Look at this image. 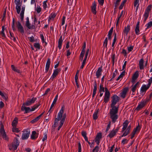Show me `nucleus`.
<instances>
[{"label":"nucleus","instance_id":"28","mask_svg":"<svg viewBox=\"0 0 152 152\" xmlns=\"http://www.w3.org/2000/svg\"><path fill=\"white\" fill-rule=\"evenodd\" d=\"M11 67L12 69L14 72H17L18 73H21V72L19 69H18L17 67H15L14 65H12L11 66Z\"/></svg>","mask_w":152,"mask_h":152},{"label":"nucleus","instance_id":"45","mask_svg":"<svg viewBox=\"0 0 152 152\" xmlns=\"http://www.w3.org/2000/svg\"><path fill=\"white\" fill-rule=\"evenodd\" d=\"M113 28L112 27L111 28L110 30L109 31L108 34V38H111V35L112 34L113 32Z\"/></svg>","mask_w":152,"mask_h":152},{"label":"nucleus","instance_id":"42","mask_svg":"<svg viewBox=\"0 0 152 152\" xmlns=\"http://www.w3.org/2000/svg\"><path fill=\"white\" fill-rule=\"evenodd\" d=\"M123 11H122L121 12L120 14V15L118 18V19L117 20L116 23V26H117L118 25L120 19L123 14Z\"/></svg>","mask_w":152,"mask_h":152},{"label":"nucleus","instance_id":"22","mask_svg":"<svg viewBox=\"0 0 152 152\" xmlns=\"http://www.w3.org/2000/svg\"><path fill=\"white\" fill-rule=\"evenodd\" d=\"M110 94H105L104 97V102L105 103L107 102L110 99Z\"/></svg>","mask_w":152,"mask_h":152},{"label":"nucleus","instance_id":"18","mask_svg":"<svg viewBox=\"0 0 152 152\" xmlns=\"http://www.w3.org/2000/svg\"><path fill=\"white\" fill-rule=\"evenodd\" d=\"M44 113H45V112H43L42 113H41L40 115H39V116L35 118H34V119L32 120L31 121V123L33 124V123H34L37 122L39 120V119L42 116L43 114Z\"/></svg>","mask_w":152,"mask_h":152},{"label":"nucleus","instance_id":"24","mask_svg":"<svg viewBox=\"0 0 152 152\" xmlns=\"http://www.w3.org/2000/svg\"><path fill=\"white\" fill-rule=\"evenodd\" d=\"M60 70H58V69H56L54 71L53 73L51 76L52 79H54V78L56 77V76L57 75L59 72Z\"/></svg>","mask_w":152,"mask_h":152},{"label":"nucleus","instance_id":"1","mask_svg":"<svg viewBox=\"0 0 152 152\" xmlns=\"http://www.w3.org/2000/svg\"><path fill=\"white\" fill-rule=\"evenodd\" d=\"M64 111V107L63 106H62L59 112L58 113L57 118H56L55 119L54 124V127L56 126L58 124V121L60 120V121L59 123V126L58 129V130H59L62 126L66 118V114H64L63 115Z\"/></svg>","mask_w":152,"mask_h":152},{"label":"nucleus","instance_id":"14","mask_svg":"<svg viewBox=\"0 0 152 152\" xmlns=\"http://www.w3.org/2000/svg\"><path fill=\"white\" fill-rule=\"evenodd\" d=\"M102 67L99 68L96 73V76L97 78H98L101 76L102 75Z\"/></svg>","mask_w":152,"mask_h":152},{"label":"nucleus","instance_id":"36","mask_svg":"<svg viewBox=\"0 0 152 152\" xmlns=\"http://www.w3.org/2000/svg\"><path fill=\"white\" fill-rule=\"evenodd\" d=\"M5 30V27L4 26H3L2 27V31L1 32L0 34L1 36L2 37H5V35L4 31Z\"/></svg>","mask_w":152,"mask_h":152},{"label":"nucleus","instance_id":"52","mask_svg":"<svg viewBox=\"0 0 152 152\" xmlns=\"http://www.w3.org/2000/svg\"><path fill=\"white\" fill-rule=\"evenodd\" d=\"M129 124L128 121L126 120L123 124V126L127 127Z\"/></svg>","mask_w":152,"mask_h":152},{"label":"nucleus","instance_id":"43","mask_svg":"<svg viewBox=\"0 0 152 152\" xmlns=\"http://www.w3.org/2000/svg\"><path fill=\"white\" fill-rule=\"evenodd\" d=\"M0 95L5 100H7L8 99L7 95H4V94L0 91Z\"/></svg>","mask_w":152,"mask_h":152},{"label":"nucleus","instance_id":"39","mask_svg":"<svg viewBox=\"0 0 152 152\" xmlns=\"http://www.w3.org/2000/svg\"><path fill=\"white\" fill-rule=\"evenodd\" d=\"M127 1V0H124V1L122 2L120 5L119 7V8L120 10L122 9L124 6L126 2Z\"/></svg>","mask_w":152,"mask_h":152},{"label":"nucleus","instance_id":"20","mask_svg":"<svg viewBox=\"0 0 152 152\" xmlns=\"http://www.w3.org/2000/svg\"><path fill=\"white\" fill-rule=\"evenodd\" d=\"M131 128V126L130 125L128 126L126 130L122 135V137L126 136L130 133Z\"/></svg>","mask_w":152,"mask_h":152},{"label":"nucleus","instance_id":"40","mask_svg":"<svg viewBox=\"0 0 152 152\" xmlns=\"http://www.w3.org/2000/svg\"><path fill=\"white\" fill-rule=\"evenodd\" d=\"M125 71H124L123 72H121L120 75L119 76V77H118V78L116 79V80H118L121 78H122L125 75Z\"/></svg>","mask_w":152,"mask_h":152},{"label":"nucleus","instance_id":"64","mask_svg":"<svg viewBox=\"0 0 152 152\" xmlns=\"http://www.w3.org/2000/svg\"><path fill=\"white\" fill-rule=\"evenodd\" d=\"M110 127V123L108 124V125L107 128H106V132H107L109 130V129Z\"/></svg>","mask_w":152,"mask_h":152},{"label":"nucleus","instance_id":"46","mask_svg":"<svg viewBox=\"0 0 152 152\" xmlns=\"http://www.w3.org/2000/svg\"><path fill=\"white\" fill-rule=\"evenodd\" d=\"M56 16V15L55 14H51L50 15V16L49 17V19H48V20L50 21V20H51L52 19H53Z\"/></svg>","mask_w":152,"mask_h":152},{"label":"nucleus","instance_id":"11","mask_svg":"<svg viewBox=\"0 0 152 152\" xmlns=\"http://www.w3.org/2000/svg\"><path fill=\"white\" fill-rule=\"evenodd\" d=\"M150 87L148 85L146 86L145 85H143L141 87L140 91L141 94H145L146 91Z\"/></svg>","mask_w":152,"mask_h":152},{"label":"nucleus","instance_id":"30","mask_svg":"<svg viewBox=\"0 0 152 152\" xmlns=\"http://www.w3.org/2000/svg\"><path fill=\"white\" fill-rule=\"evenodd\" d=\"M26 26L29 29H34L35 27V26L34 25H32L31 26L29 22H26Z\"/></svg>","mask_w":152,"mask_h":152},{"label":"nucleus","instance_id":"63","mask_svg":"<svg viewBox=\"0 0 152 152\" xmlns=\"http://www.w3.org/2000/svg\"><path fill=\"white\" fill-rule=\"evenodd\" d=\"M139 0H135L134 3V6L136 7L138 3Z\"/></svg>","mask_w":152,"mask_h":152},{"label":"nucleus","instance_id":"57","mask_svg":"<svg viewBox=\"0 0 152 152\" xmlns=\"http://www.w3.org/2000/svg\"><path fill=\"white\" fill-rule=\"evenodd\" d=\"M152 82V77H151L148 80V86H150Z\"/></svg>","mask_w":152,"mask_h":152},{"label":"nucleus","instance_id":"31","mask_svg":"<svg viewBox=\"0 0 152 152\" xmlns=\"http://www.w3.org/2000/svg\"><path fill=\"white\" fill-rule=\"evenodd\" d=\"M18 118H15L12 123V125L13 127H16L18 123Z\"/></svg>","mask_w":152,"mask_h":152},{"label":"nucleus","instance_id":"27","mask_svg":"<svg viewBox=\"0 0 152 152\" xmlns=\"http://www.w3.org/2000/svg\"><path fill=\"white\" fill-rule=\"evenodd\" d=\"M130 30V26L128 25L127 27H125L124 30V33L126 34V35L128 34L129 30Z\"/></svg>","mask_w":152,"mask_h":152},{"label":"nucleus","instance_id":"15","mask_svg":"<svg viewBox=\"0 0 152 152\" xmlns=\"http://www.w3.org/2000/svg\"><path fill=\"white\" fill-rule=\"evenodd\" d=\"M25 105H23V104L21 107V110L22 111L25 110V113H27L31 111V109L29 107H26Z\"/></svg>","mask_w":152,"mask_h":152},{"label":"nucleus","instance_id":"19","mask_svg":"<svg viewBox=\"0 0 152 152\" xmlns=\"http://www.w3.org/2000/svg\"><path fill=\"white\" fill-rule=\"evenodd\" d=\"M139 64L140 69H143L144 68V60L142 58L139 61Z\"/></svg>","mask_w":152,"mask_h":152},{"label":"nucleus","instance_id":"47","mask_svg":"<svg viewBox=\"0 0 152 152\" xmlns=\"http://www.w3.org/2000/svg\"><path fill=\"white\" fill-rule=\"evenodd\" d=\"M146 29L152 26V21L148 23L146 25Z\"/></svg>","mask_w":152,"mask_h":152},{"label":"nucleus","instance_id":"5","mask_svg":"<svg viewBox=\"0 0 152 152\" xmlns=\"http://www.w3.org/2000/svg\"><path fill=\"white\" fill-rule=\"evenodd\" d=\"M112 100H111V107H117L115 106V105L119 100V97L116 95H114L112 96Z\"/></svg>","mask_w":152,"mask_h":152},{"label":"nucleus","instance_id":"50","mask_svg":"<svg viewBox=\"0 0 152 152\" xmlns=\"http://www.w3.org/2000/svg\"><path fill=\"white\" fill-rule=\"evenodd\" d=\"M135 33L136 34H138L140 32L139 30V27L136 26V28L135 29Z\"/></svg>","mask_w":152,"mask_h":152},{"label":"nucleus","instance_id":"32","mask_svg":"<svg viewBox=\"0 0 152 152\" xmlns=\"http://www.w3.org/2000/svg\"><path fill=\"white\" fill-rule=\"evenodd\" d=\"M102 133H99L97 134L95 138V141H99L102 138Z\"/></svg>","mask_w":152,"mask_h":152},{"label":"nucleus","instance_id":"13","mask_svg":"<svg viewBox=\"0 0 152 152\" xmlns=\"http://www.w3.org/2000/svg\"><path fill=\"white\" fill-rule=\"evenodd\" d=\"M17 26L18 29V30L21 33H23L24 31L23 30V27L22 26L20 22L18 21Z\"/></svg>","mask_w":152,"mask_h":152},{"label":"nucleus","instance_id":"4","mask_svg":"<svg viewBox=\"0 0 152 152\" xmlns=\"http://www.w3.org/2000/svg\"><path fill=\"white\" fill-rule=\"evenodd\" d=\"M152 7L151 4L149 5L146 8L145 13L143 15L144 18V21L145 22L148 17L150 11L151 10Z\"/></svg>","mask_w":152,"mask_h":152},{"label":"nucleus","instance_id":"16","mask_svg":"<svg viewBox=\"0 0 152 152\" xmlns=\"http://www.w3.org/2000/svg\"><path fill=\"white\" fill-rule=\"evenodd\" d=\"M58 98V95H57L56 96L55 98L54 99V100H53V101L51 105V106L50 107V109L48 111V112H50V113L51 111H52V110H51V109H52V108L54 106V105L55 104H56V103L57 101V100Z\"/></svg>","mask_w":152,"mask_h":152},{"label":"nucleus","instance_id":"59","mask_svg":"<svg viewBox=\"0 0 152 152\" xmlns=\"http://www.w3.org/2000/svg\"><path fill=\"white\" fill-rule=\"evenodd\" d=\"M104 0H98V1L99 4L101 6L103 5L104 3Z\"/></svg>","mask_w":152,"mask_h":152},{"label":"nucleus","instance_id":"33","mask_svg":"<svg viewBox=\"0 0 152 152\" xmlns=\"http://www.w3.org/2000/svg\"><path fill=\"white\" fill-rule=\"evenodd\" d=\"M76 0H67V4L69 5H72L73 3L75 4Z\"/></svg>","mask_w":152,"mask_h":152},{"label":"nucleus","instance_id":"37","mask_svg":"<svg viewBox=\"0 0 152 152\" xmlns=\"http://www.w3.org/2000/svg\"><path fill=\"white\" fill-rule=\"evenodd\" d=\"M63 42V40L62 39H59L58 41V48L60 49L61 48V45L62 42Z\"/></svg>","mask_w":152,"mask_h":152},{"label":"nucleus","instance_id":"56","mask_svg":"<svg viewBox=\"0 0 152 152\" xmlns=\"http://www.w3.org/2000/svg\"><path fill=\"white\" fill-rule=\"evenodd\" d=\"M99 149V148L98 146H96L93 149V152H98Z\"/></svg>","mask_w":152,"mask_h":152},{"label":"nucleus","instance_id":"3","mask_svg":"<svg viewBox=\"0 0 152 152\" xmlns=\"http://www.w3.org/2000/svg\"><path fill=\"white\" fill-rule=\"evenodd\" d=\"M19 143L18 139L16 137H15L11 145H10L9 146V149L10 150H16L19 145Z\"/></svg>","mask_w":152,"mask_h":152},{"label":"nucleus","instance_id":"53","mask_svg":"<svg viewBox=\"0 0 152 152\" xmlns=\"http://www.w3.org/2000/svg\"><path fill=\"white\" fill-rule=\"evenodd\" d=\"M12 131L13 132H18L20 131L17 128H16V127H13L12 129Z\"/></svg>","mask_w":152,"mask_h":152},{"label":"nucleus","instance_id":"60","mask_svg":"<svg viewBox=\"0 0 152 152\" xmlns=\"http://www.w3.org/2000/svg\"><path fill=\"white\" fill-rule=\"evenodd\" d=\"M44 136L42 140L43 141H44L45 140H46L47 138V135L46 133L44 134Z\"/></svg>","mask_w":152,"mask_h":152},{"label":"nucleus","instance_id":"61","mask_svg":"<svg viewBox=\"0 0 152 152\" xmlns=\"http://www.w3.org/2000/svg\"><path fill=\"white\" fill-rule=\"evenodd\" d=\"M133 46H131L128 48V50L129 52L131 51L133 49Z\"/></svg>","mask_w":152,"mask_h":152},{"label":"nucleus","instance_id":"9","mask_svg":"<svg viewBox=\"0 0 152 152\" xmlns=\"http://www.w3.org/2000/svg\"><path fill=\"white\" fill-rule=\"evenodd\" d=\"M37 100V98L36 97H33L32 99L29 100H28L25 103H23V105H26V106L30 105L31 104L34 103V102Z\"/></svg>","mask_w":152,"mask_h":152},{"label":"nucleus","instance_id":"2","mask_svg":"<svg viewBox=\"0 0 152 152\" xmlns=\"http://www.w3.org/2000/svg\"><path fill=\"white\" fill-rule=\"evenodd\" d=\"M118 110V106L117 107H112L110 110V118L113 123H115L118 118V115L117 113Z\"/></svg>","mask_w":152,"mask_h":152},{"label":"nucleus","instance_id":"21","mask_svg":"<svg viewBox=\"0 0 152 152\" xmlns=\"http://www.w3.org/2000/svg\"><path fill=\"white\" fill-rule=\"evenodd\" d=\"M25 10V7H22L21 9V11L20 14V19L22 21H23L24 18V14Z\"/></svg>","mask_w":152,"mask_h":152},{"label":"nucleus","instance_id":"54","mask_svg":"<svg viewBox=\"0 0 152 152\" xmlns=\"http://www.w3.org/2000/svg\"><path fill=\"white\" fill-rule=\"evenodd\" d=\"M107 39H105L104 42L103 46L105 47L106 48L107 47Z\"/></svg>","mask_w":152,"mask_h":152},{"label":"nucleus","instance_id":"48","mask_svg":"<svg viewBox=\"0 0 152 152\" xmlns=\"http://www.w3.org/2000/svg\"><path fill=\"white\" fill-rule=\"evenodd\" d=\"M86 59H87L85 57L84 59H83V61L82 62V64L80 67V68L82 69L83 68V67L84 66L85 64L86 60Z\"/></svg>","mask_w":152,"mask_h":152},{"label":"nucleus","instance_id":"58","mask_svg":"<svg viewBox=\"0 0 152 152\" xmlns=\"http://www.w3.org/2000/svg\"><path fill=\"white\" fill-rule=\"evenodd\" d=\"M140 129V127L139 126H137L136 128L134 129L133 131L136 132L137 131H139Z\"/></svg>","mask_w":152,"mask_h":152},{"label":"nucleus","instance_id":"26","mask_svg":"<svg viewBox=\"0 0 152 152\" xmlns=\"http://www.w3.org/2000/svg\"><path fill=\"white\" fill-rule=\"evenodd\" d=\"M138 76V72L137 71H136L133 76L132 82H133V81H134L137 78Z\"/></svg>","mask_w":152,"mask_h":152},{"label":"nucleus","instance_id":"49","mask_svg":"<svg viewBox=\"0 0 152 152\" xmlns=\"http://www.w3.org/2000/svg\"><path fill=\"white\" fill-rule=\"evenodd\" d=\"M14 23H15V19H14V18H13L12 20V28L13 30L14 31H16V28L15 27Z\"/></svg>","mask_w":152,"mask_h":152},{"label":"nucleus","instance_id":"7","mask_svg":"<svg viewBox=\"0 0 152 152\" xmlns=\"http://www.w3.org/2000/svg\"><path fill=\"white\" fill-rule=\"evenodd\" d=\"M30 131L29 130H26L23 131L22 137V139L25 140L27 139L29 137Z\"/></svg>","mask_w":152,"mask_h":152},{"label":"nucleus","instance_id":"8","mask_svg":"<svg viewBox=\"0 0 152 152\" xmlns=\"http://www.w3.org/2000/svg\"><path fill=\"white\" fill-rule=\"evenodd\" d=\"M146 101H142L140 102V104L136 108L135 110L137 111H139L145 106L146 105Z\"/></svg>","mask_w":152,"mask_h":152},{"label":"nucleus","instance_id":"29","mask_svg":"<svg viewBox=\"0 0 152 152\" xmlns=\"http://www.w3.org/2000/svg\"><path fill=\"white\" fill-rule=\"evenodd\" d=\"M94 89L93 90V93L92 94V97H94L95 94L96 93V91L97 90V86L96 84V82L95 81L94 83Z\"/></svg>","mask_w":152,"mask_h":152},{"label":"nucleus","instance_id":"12","mask_svg":"<svg viewBox=\"0 0 152 152\" xmlns=\"http://www.w3.org/2000/svg\"><path fill=\"white\" fill-rule=\"evenodd\" d=\"M118 129L119 128H117L115 130H112L107 135V137H108L110 138H112L114 137L116 135V134L118 132Z\"/></svg>","mask_w":152,"mask_h":152},{"label":"nucleus","instance_id":"51","mask_svg":"<svg viewBox=\"0 0 152 152\" xmlns=\"http://www.w3.org/2000/svg\"><path fill=\"white\" fill-rule=\"evenodd\" d=\"M36 11L37 13H39L41 12V8L39 6H37L36 8Z\"/></svg>","mask_w":152,"mask_h":152},{"label":"nucleus","instance_id":"25","mask_svg":"<svg viewBox=\"0 0 152 152\" xmlns=\"http://www.w3.org/2000/svg\"><path fill=\"white\" fill-rule=\"evenodd\" d=\"M96 4L94 2L92 4V6L91 7L92 12L94 14H96Z\"/></svg>","mask_w":152,"mask_h":152},{"label":"nucleus","instance_id":"35","mask_svg":"<svg viewBox=\"0 0 152 152\" xmlns=\"http://www.w3.org/2000/svg\"><path fill=\"white\" fill-rule=\"evenodd\" d=\"M34 46L35 48L37 49L36 51H37V50H39L40 48V45L39 43H34Z\"/></svg>","mask_w":152,"mask_h":152},{"label":"nucleus","instance_id":"34","mask_svg":"<svg viewBox=\"0 0 152 152\" xmlns=\"http://www.w3.org/2000/svg\"><path fill=\"white\" fill-rule=\"evenodd\" d=\"M82 136L84 137L86 141H88V138L86 136L87 133L86 132L82 131L81 132Z\"/></svg>","mask_w":152,"mask_h":152},{"label":"nucleus","instance_id":"38","mask_svg":"<svg viewBox=\"0 0 152 152\" xmlns=\"http://www.w3.org/2000/svg\"><path fill=\"white\" fill-rule=\"evenodd\" d=\"M139 82H137L136 83V84H135L134 86L132 88V92L134 93L135 92V91L136 90V88L137 86L138 85Z\"/></svg>","mask_w":152,"mask_h":152},{"label":"nucleus","instance_id":"23","mask_svg":"<svg viewBox=\"0 0 152 152\" xmlns=\"http://www.w3.org/2000/svg\"><path fill=\"white\" fill-rule=\"evenodd\" d=\"M50 59L49 58H48V59L47 61L46 66H45V71L46 72H47L48 71L50 67Z\"/></svg>","mask_w":152,"mask_h":152},{"label":"nucleus","instance_id":"55","mask_svg":"<svg viewBox=\"0 0 152 152\" xmlns=\"http://www.w3.org/2000/svg\"><path fill=\"white\" fill-rule=\"evenodd\" d=\"M47 0L43 2V6L44 9H45L47 7V4L46 3L47 2Z\"/></svg>","mask_w":152,"mask_h":152},{"label":"nucleus","instance_id":"6","mask_svg":"<svg viewBox=\"0 0 152 152\" xmlns=\"http://www.w3.org/2000/svg\"><path fill=\"white\" fill-rule=\"evenodd\" d=\"M15 3L16 5V9L18 14L20 13L21 10V3L20 2V0H15Z\"/></svg>","mask_w":152,"mask_h":152},{"label":"nucleus","instance_id":"44","mask_svg":"<svg viewBox=\"0 0 152 152\" xmlns=\"http://www.w3.org/2000/svg\"><path fill=\"white\" fill-rule=\"evenodd\" d=\"M104 88L103 87V85L102 84H101L100 86V88L99 90V92L100 93H101L102 91H104Z\"/></svg>","mask_w":152,"mask_h":152},{"label":"nucleus","instance_id":"10","mask_svg":"<svg viewBox=\"0 0 152 152\" xmlns=\"http://www.w3.org/2000/svg\"><path fill=\"white\" fill-rule=\"evenodd\" d=\"M129 88L128 87H125L124 88L121 93H120V96L121 97L123 98H124L127 93L128 91Z\"/></svg>","mask_w":152,"mask_h":152},{"label":"nucleus","instance_id":"62","mask_svg":"<svg viewBox=\"0 0 152 152\" xmlns=\"http://www.w3.org/2000/svg\"><path fill=\"white\" fill-rule=\"evenodd\" d=\"M119 2H117V1H116V2L115 3V8L116 9L117 7L118 6V5L119 4Z\"/></svg>","mask_w":152,"mask_h":152},{"label":"nucleus","instance_id":"41","mask_svg":"<svg viewBox=\"0 0 152 152\" xmlns=\"http://www.w3.org/2000/svg\"><path fill=\"white\" fill-rule=\"evenodd\" d=\"M98 113V111L97 110L93 114V117L94 120H96L97 118V114Z\"/></svg>","mask_w":152,"mask_h":152},{"label":"nucleus","instance_id":"17","mask_svg":"<svg viewBox=\"0 0 152 152\" xmlns=\"http://www.w3.org/2000/svg\"><path fill=\"white\" fill-rule=\"evenodd\" d=\"M38 135V134L35 131H33L32 132L31 138L32 140H35L37 137Z\"/></svg>","mask_w":152,"mask_h":152}]
</instances>
